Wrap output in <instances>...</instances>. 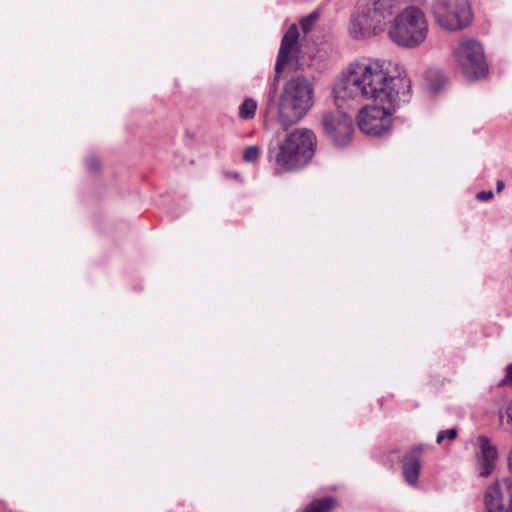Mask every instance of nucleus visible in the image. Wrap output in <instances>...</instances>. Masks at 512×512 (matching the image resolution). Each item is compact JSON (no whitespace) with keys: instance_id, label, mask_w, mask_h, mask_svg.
<instances>
[{"instance_id":"obj_1","label":"nucleus","mask_w":512,"mask_h":512,"mask_svg":"<svg viewBox=\"0 0 512 512\" xmlns=\"http://www.w3.org/2000/svg\"><path fill=\"white\" fill-rule=\"evenodd\" d=\"M385 62L362 60L351 63L333 87L336 102L373 99L380 91L377 85L386 79Z\"/></svg>"},{"instance_id":"obj_2","label":"nucleus","mask_w":512,"mask_h":512,"mask_svg":"<svg viewBox=\"0 0 512 512\" xmlns=\"http://www.w3.org/2000/svg\"><path fill=\"white\" fill-rule=\"evenodd\" d=\"M400 0H359L351 12L348 32L354 40H368L382 34Z\"/></svg>"},{"instance_id":"obj_3","label":"nucleus","mask_w":512,"mask_h":512,"mask_svg":"<svg viewBox=\"0 0 512 512\" xmlns=\"http://www.w3.org/2000/svg\"><path fill=\"white\" fill-rule=\"evenodd\" d=\"M314 104V85L304 76H295L283 86L278 99V122L287 129L298 123Z\"/></svg>"},{"instance_id":"obj_4","label":"nucleus","mask_w":512,"mask_h":512,"mask_svg":"<svg viewBox=\"0 0 512 512\" xmlns=\"http://www.w3.org/2000/svg\"><path fill=\"white\" fill-rule=\"evenodd\" d=\"M317 138L306 128L296 129L287 134L278 148L269 150V156L276 164L286 171H295L305 167L315 153Z\"/></svg>"},{"instance_id":"obj_5","label":"nucleus","mask_w":512,"mask_h":512,"mask_svg":"<svg viewBox=\"0 0 512 512\" xmlns=\"http://www.w3.org/2000/svg\"><path fill=\"white\" fill-rule=\"evenodd\" d=\"M387 34L399 47H419L428 35V23L424 12L416 6H408L399 13L395 12L389 21Z\"/></svg>"},{"instance_id":"obj_6","label":"nucleus","mask_w":512,"mask_h":512,"mask_svg":"<svg viewBox=\"0 0 512 512\" xmlns=\"http://www.w3.org/2000/svg\"><path fill=\"white\" fill-rule=\"evenodd\" d=\"M431 9L436 23L448 31L461 30L472 20L468 0H433Z\"/></svg>"},{"instance_id":"obj_7","label":"nucleus","mask_w":512,"mask_h":512,"mask_svg":"<svg viewBox=\"0 0 512 512\" xmlns=\"http://www.w3.org/2000/svg\"><path fill=\"white\" fill-rule=\"evenodd\" d=\"M454 58L463 76L469 80H478L488 72L483 47L474 39L461 40L454 49Z\"/></svg>"},{"instance_id":"obj_8","label":"nucleus","mask_w":512,"mask_h":512,"mask_svg":"<svg viewBox=\"0 0 512 512\" xmlns=\"http://www.w3.org/2000/svg\"><path fill=\"white\" fill-rule=\"evenodd\" d=\"M386 79L382 80L377 89L376 101L380 104H387L390 108L396 109L400 103H406L410 99L411 81L405 74L398 72L397 75H390L385 69Z\"/></svg>"},{"instance_id":"obj_9","label":"nucleus","mask_w":512,"mask_h":512,"mask_svg":"<svg viewBox=\"0 0 512 512\" xmlns=\"http://www.w3.org/2000/svg\"><path fill=\"white\" fill-rule=\"evenodd\" d=\"M394 111L387 104L363 107L357 117L358 127L367 135L381 136L391 128Z\"/></svg>"},{"instance_id":"obj_10","label":"nucleus","mask_w":512,"mask_h":512,"mask_svg":"<svg viewBox=\"0 0 512 512\" xmlns=\"http://www.w3.org/2000/svg\"><path fill=\"white\" fill-rule=\"evenodd\" d=\"M322 126L326 135L339 147L347 146L352 140L353 120L341 110L327 112L322 117Z\"/></svg>"},{"instance_id":"obj_11","label":"nucleus","mask_w":512,"mask_h":512,"mask_svg":"<svg viewBox=\"0 0 512 512\" xmlns=\"http://www.w3.org/2000/svg\"><path fill=\"white\" fill-rule=\"evenodd\" d=\"M301 51L299 44V31L296 24H292L282 37L275 64V81L284 71L286 65L296 59Z\"/></svg>"},{"instance_id":"obj_12","label":"nucleus","mask_w":512,"mask_h":512,"mask_svg":"<svg viewBox=\"0 0 512 512\" xmlns=\"http://www.w3.org/2000/svg\"><path fill=\"white\" fill-rule=\"evenodd\" d=\"M479 446V453L477 454V471L479 476H489L494 467L498 456L497 448L490 443V440L486 436H479L477 438Z\"/></svg>"},{"instance_id":"obj_13","label":"nucleus","mask_w":512,"mask_h":512,"mask_svg":"<svg viewBox=\"0 0 512 512\" xmlns=\"http://www.w3.org/2000/svg\"><path fill=\"white\" fill-rule=\"evenodd\" d=\"M424 452V446L419 445L412 448L403 458L402 470L406 483L410 486H416L420 474V458Z\"/></svg>"},{"instance_id":"obj_14","label":"nucleus","mask_w":512,"mask_h":512,"mask_svg":"<svg viewBox=\"0 0 512 512\" xmlns=\"http://www.w3.org/2000/svg\"><path fill=\"white\" fill-rule=\"evenodd\" d=\"M336 505V499L327 496L313 500L302 512H331Z\"/></svg>"},{"instance_id":"obj_15","label":"nucleus","mask_w":512,"mask_h":512,"mask_svg":"<svg viewBox=\"0 0 512 512\" xmlns=\"http://www.w3.org/2000/svg\"><path fill=\"white\" fill-rule=\"evenodd\" d=\"M257 102L252 98H246L239 106V117L243 120L254 118Z\"/></svg>"},{"instance_id":"obj_16","label":"nucleus","mask_w":512,"mask_h":512,"mask_svg":"<svg viewBox=\"0 0 512 512\" xmlns=\"http://www.w3.org/2000/svg\"><path fill=\"white\" fill-rule=\"evenodd\" d=\"M429 89L433 93H438L441 90V87L445 83L444 76L440 72L431 73L429 72L427 76Z\"/></svg>"},{"instance_id":"obj_17","label":"nucleus","mask_w":512,"mask_h":512,"mask_svg":"<svg viewBox=\"0 0 512 512\" xmlns=\"http://www.w3.org/2000/svg\"><path fill=\"white\" fill-rule=\"evenodd\" d=\"M320 13L318 11H313L309 15L303 17L300 20V26L302 31L306 34L309 33L315 23L319 20Z\"/></svg>"},{"instance_id":"obj_18","label":"nucleus","mask_w":512,"mask_h":512,"mask_svg":"<svg viewBox=\"0 0 512 512\" xmlns=\"http://www.w3.org/2000/svg\"><path fill=\"white\" fill-rule=\"evenodd\" d=\"M458 431L455 428H451L448 430H442L438 433L436 442L440 444L444 439L454 440L457 437Z\"/></svg>"},{"instance_id":"obj_19","label":"nucleus","mask_w":512,"mask_h":512,"mask_svg":"<svg viewBox=\"0 0 512 512\" xmlns=\"http://www.w3.org/2000/svg\"><path fill=\"white\" fill-rule=\"evenodd\" d=\"M259 157V148L257 146H249L245 149L243 158L246 162H254Z\"/></svg>"},{"instance_id":"obj_20","label":"nucleus","mask_w":512,"mask_h":512,"mask_svg":"<svg viewBox=\"0 0 512 512\" xmlns=\"http://www.w3.org/2000/svg\"><path fill=\"white\" fill-rule=\"evenodd\" d=\"M500 420L512 429V401L508 404L505 412L500 414Z\"/></svg>"},{"instance_id":"obj_21","label":"nucleus","mask_w":512,"mask_h":512,"mask_svg":"<svg viewBox=\"0 0 512 512\" xmlns=\"http://www.w3.org/2000/svg\"><path fill=\"white\" fill-rule=\"evenodd\" d=\"M506 385H512V363L506 367L505 377L499 383V386Z\"/></svg>"},{"instance_id":"obj_22","label":"nucleus","mask_w":512,"mask_h":512,"mask_svg":"<svg viewBox=\"0 0 512 512\" xmlns=\"http://www.w3.org/2000/svg\"><path fill=\"white\" fill-rule=\"evenodd\" d=\"M86 166L90 172L96 173L100 168V163L96 158L91 157L87 159Z\"/></svg>"},{"instance_id":"obj_23","label":"nucleus","mask_w":512,"mask_h":512,"mask_svg":"<svg viewBox=\"0 0 512 512\" xmlns=\"http://www.w3.org/2000/svg\"><path fill=\"white\" fill-rule=\"evenodd\" d=\"M493 197L492 191H480L477 193L476 198L480 201H487Z\"/></svg>"},{"instance_id":"obj_24","label":"nucleus","mask_w":512,"mask_h":512,"mask_svg":"<svg viewBox=\"0 0 512 512\" xmlns=\"http://www.w3.org/2000/svg\"><path fill=\"white\" fill-rule=\"evenodd\" d=\"M504 189V182L502 180H498L496 183L497 192H501Z\"/></svg>"},{"instance_id":"obj_25","label":"nucleus","mask_w":512,"mask_h":512,"mask_svg":"<svg viewBox=\"0 0 512 512\" xmlns=\"http://www.w3.org/2000/svg\"><path fill=\"white\" fill-rule=\"evenodd\" d=\"M508 465H509V468L512 472V444H511V449H510V452H509V455H508Z\"/></svg>"}]
</instances>
